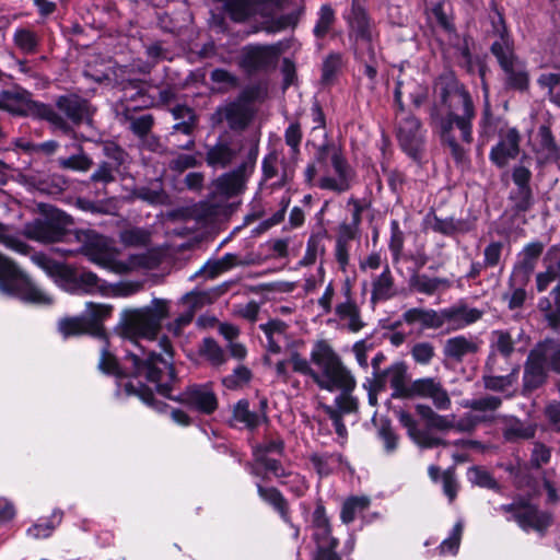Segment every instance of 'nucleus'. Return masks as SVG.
I'll return each mask as SVG.
<instances>
[{
    "label": "nucleus",
    "instance_id": "47",
    "mask_svg": "<svg viewBox=\"0 0 560 560\" xmlns=\"http://www.w3.org/2000/svg\"><path fill=\"white\" fill-rule=\"evenodd\" d=\"M289 362L292 364L293 372L310 376L319 388L328 381V377L324 376L323 372L322 374L316 372L298 351L291 352Z\"/></svg>",
    "mask_w": 560,
    "mask_h": 560
},
{
    "label": "nucleus",
    "instance_id": "22",
    "mask_svg": "<svg viewBox=\"0 0 560 560\" xmlns=\"http://www.w3.org/2000/svg\"><path fill=\"white\" fill-rule=\"evenodd\" d=\"M212 119L215 124L226 121L230 130L241 132L247 129L253 120V112L248 106L236 100L217 107Z\"/></svg>",
    "mask_w": 560,
    "mask_h": 560
},
{
    "label": "nucleus",
    "instance_id": "64",
    "mask_svg": "<svg viewBox=\"0 0 560 560\" xmlns=\"http://www.w3.org/2000/svg\"><path fill=\"white\" fill-rule=\"evenodd\" d=\"M338 538H329L328 541L316 542V550L313 560H341L337 552Z\"/></svg>",
    "mask_w": 560,
    "mask_h": 560
},
{
    "label": "nucleus",
    "instance_id": "29",
    "mask_svg": "<svg viewBox=\"0 0 560 560\" xmlns=\"http://www.w3.org/2000/svg\"><path fill=\"white\" fill-rule=\"evenodd\" d=\"M259 499L279 514L285 524L291 525L290 505L283 493L276 487H265L256 483Z\"/></svg>",
    "mask_w": 560,
    "mask_h": 560
},
{
    "label": "nucleus",
    "instance_id": "25",
    "mask_svg": "<svg viewBox=\"0 0 560 560\" xmlns=\"http://www.w3.org/2000/svg\"><path fill=\"white\" fill-rule=\"evenodd\" d=\"M399 423L407 429L408 436L421 448H434L438 446H447L448 442L436 436H432L428 431L420 430L418 423L411 413L404 409L394 411Z\"/></svg>",
    "mask_w": 560,
    "mask_h": 560
},
{
    "label": "nucleus",
    "instance_id": "31",
    "mask_svg": "<svg viewBox=\"0 0 560 560\" xmlns=\"http://www.w3.org/2000/svg\"><path fill=\"white\" fill-rule=\"evenodd\" d=\"M537 308L550 328H560V283L547 296L539 298Z\"/></svg>",
    "mask_w": 560,
    "mask_h": 560
},
{
    "label": "nucleus",
    "instance_id": "59",
    "mask_svg": "<svg viewBox=\"0 0 560 560\" xmlns=\"http://www.w3.org/2000/svg\"><path fill=\"white\" fill-rule=\"evenodd\" d=\"M284 440L280 435H277L275 439L267 440L264 443L253 446V456L255 459H258L259 457H268V454L282 456L284 454Z\"/></svg>",
    "mask_w": 560,
    "mask_h": 560
},
{
    "label": "nucleus",
    "instance_id": "61",
    "mask_svg": "<svg viewBox=\"0 0 560 560\" xmlns=\"http://www.w3.org/2000/svg\"><path fill=\"white\" fill-rule=\"evenodd\" d=\"M0 244L20 254H27L28 244L11 233V228L0 222Z\"/></svg>",
    "mask_w": 560,
    "mask_h": 560
},
{
    "label": "nucleus",
    "instance_id": "2",
    "mask_svg": "<svg viewBox=\"0 0 560 560\" xmlns=\"http://www.w3.org/2000/svg\"><path fill=\"white\" fill-rule=\"evenodd\" d=\"M311 362L323 371L324 376L328 377V381L325 382L320 389L328 392L338 389L341 392L335 398L337 406L335 411L342 416L357 412L359 401L352 396L357 381L327 340L320 339L315 341L311 351Z\"/></svg>",
    "mask_w": 560,
    "mask_h": 560
},
{
    "label": "nucleus",
    "instance_id": "30",
    "mask_svg": "<svg viewBox=\"0 0 560 560\" xmlns=\"http://www.w3.org/2000/svg\"><path fill=\"white\" fill-rule=\"evenodd\" d=\"M316 15L315 25L312 30L315 39L324 40L327 36L334 39L338 35L335 31L337 23L336 10L330 3H324L319 7Z\"/></svg>",
    "mask_w": 560,
    "mask_h": 560
},
{
    "label": "nucleus",
    "instance_id": "20",
    "mask_svg": "<svg viewBox=\"0 0 560 560\" xmlns=\"http://www.w3.org/2000/svg\"><path fill=\"white\" fill-rule=\"evenodd\" d=\"M242 142L234 145L231 136L225 132L217 138L212 145H206L205 162L214 170L228 168L242 151Z\"/></svg>",
    "mask_w": 560,
    "mask_h": 560
},
{
    "label": "nucleus",
    "instance_id": "5",
    "mask_svg": "<svg viewBox=\"0 0 560 560\" xmlns=\"http://www.w3.org/2000/svg\"><path fill=\"white\" fill-rule=\"evenodd\" d=\"M159 346L164 353L155 351H145L137 353L131 350L126 351L124 359L132 364V375L139 377L144 375L147 381L154 383L155 387L159 383H163V369H165L166 381L178 382V374L174 365L175 349L171 339L164 335L160 338Z\"/></svg>",
    "mask_w": 560,
    "mask_h": 560
},
{
    "label": "nucleus",
    "instance_id": "44",
    "mask_svg": "<svg viewBox=\"0 0 560 560\" xmlns=\"http://www.w3.org/2000/svg\"><path fill=\"white\" fill-rule=\"evenodd\" d=\"M475 47V39L471 34L464 33L462 35L460 42L453 44V48L456 50L457 55L462 58V61L458 62V66L466 70L467 73H474L475 65H474V55L472 49Z\"/></svg>",
    "mask_w": 560,
    "mask_h": 560
},
{
    "label": "nucleus",
    "instance_id": "11",
    "mask_svg": "<svg viewBox=\"0 0 560 560\" xmlns=\"http://www.w3.org/2000/svg\"><path fill=\"white\" fill-rule=\"evenodd\" d=\"M492 57L503 72L502 84L506 92H529L530 74L526 62L517 56L516 48Z\"/></svg>",
    "mask_w": 560,
    "mask_h": 560
},
{
    "label": "nucleus",
    "instance_id": "52",
    "mask_svg": "<svg viewBox=\"0 0 560 560\" xmlns=\"http://www.w3.org/2000/svg\"><path fill=\"white\" fill-rule=\"evenodd\" d=\"M377 438L383 442L384 450L387 454H392L398 448L399 436L394 431L389 418H381L380 427L377 429Z\"/></svg>",
    "mask_w": 560,
    "mask_h": 560
},
{
    "label": "nucleus",
    "instance_id": "45",
    "mask_svg": "<svg viewBox=\"0 0 560 560\" xmlns=\"http://www.w3.org/2000/svg\"><path fill=\"white\" fill-rule=\"evenodd\" d=\"M371 504L365 495H351L345 500L340 511V520L343 524H350L355 520L357 513L363 512Z\"/></svg>",
    "mask_w": 560,
    "mask_h": 560
},
{
    "label": "nucleus",
    "instance_id": "16",
    "mask_svg": "<svg viewBox=\"0 0 560 560\" xmlns=\"http://www.w3.org/2000/svg\"><path fill=\"white\" fill-rule=\"evenodd\" d=\"M532 177V171L524 165H516L512 170L515 188L510 191L508 199L512 203L510 211L514 218L528 212L535 205Z\"/></svg>",
    "mask_w": 560,
    "mask_h": 560
},
{
    "label": "nucleus",
    "instance_id": "63",
    "mask_svg": "<svg viewBox=\"0 0 560 560\" xmlns=\"http://www.w3.org/2000/svg\"><path fill=\"white\" fill-rule=\"evenodd\" d=\"M253 377L252 371L245 365H238L233 370V373L226 375L222 380V384L231 390L240 388L243 384L250 382Z\"/></svg>",
    "mask_w": 560,
    "mask_h": 560
},
{
    "label": "nucleus",
    "instance_id": "40",
    "mask_svg": "<svg viewBox=\"0 0 560 560\" xmlns=\"http://www.w3.org/2000/svg\"><path fill=\"white\" fill-rule=\"evenodd\" d=\"M77 152L67 158H58L57 164L59 168L65 171H72L85 173L93 166V160L89 156L82 144L75 145Z\"/></svg>",
    "mask_w": 560,
    "mask_h": 560
},
{
    "label": "nucleus",
    "instance_id": "18",
    "mask_svg": "<svg viewBox=\"0 0 560 560\" xmlns=\"http://www.w3.org/2000/svg\"><path fill=\"white\" fill-rule=\"evenodd\" d=\"M75 238L82 244L81 253L92 262L108 267L113 261V255L107 238L93 231H77Z\"/></svg>",
    "mask_w": 560,
    "mask_h": 560
},
{
    "label": "nucleus",
    "instance_id": "53",
    "mask_svg": "<svg viewBox=\"0 0 560 560\" xmlns=\"http://www.w3.org/2000/svg\"><path fill=\"white\" fill-rule=\"evenodd\" d=\"M537 84L541 89H547L548 100L560 107V72L541 73Z\"/></svg>",
    "mask_w": 560,
    "mask_h": 560
},
{
    "label": "nucleus",
    "instance_id": "26",
    "mask_svg": "<svg viewBox=\"0 0 560 560\" xmlns=\"http://www.w3.org/2000/svg\"><path fill=\"white\" fill-rule=\"evenodd\" d=\"M114 307L109 304L88 302L82 313L91 336L97 339L107 340L108 336L104 323L112 317Z\"/></svg>",
    "mask_w": 560,
    "mask_h": 560
},
{
    "label": "nucleus",
    "instance_id": "39",
    "mask_svg": "<svg viewBox=\"0 0 560 560\" xmlns=\"http://www.w3.org/2000/svg\"><path fill=\"white\" fill-rule=\"evenodd\" d=\"M443 315L446 317L447 322L458 323L456 328H464L465 326L478 322L483 313L476 307L469 308L466 305H459L444 308Z\"/></svg>",
    "mask_w": 560,
    "mask_h": 560
},
{
    "label": "nucleus",
    "instance_id": "41",
    "mask_svg": "<svg viewBox=\"0 0 560 560\" xmlns=\"http://www.w3.org/2000/svg\"><path fill=\"white\" fill-rule=\"evenodd\" d=\"M409 284L419 293L433 295L440 287L450 288L451 281L447 278H430L427 275L415 272L409 280Z\"/></svg>",
    "mask_w": 560,
    "mask_h": 560
},
{
    "label": "nucleus",
    "instance_id": "17",
    "mask_svg": "<svg viewBox=\"0 0 560 560\" xmlns=\"http://www.w3.org/2000/svg\"><path fill=\"white\" fill-rule=\"evenodd\" d=\"M490 30L487 31V36L493 39L489 46L491 56L515 49V39L505 20L503 9L495 1L490 3Z\"/></svg>",
    "mask_w": 560,
    "mask_h": 560
},
{
    "label": "nucleus",
    "instance_id": "9",
    "mask_svg": "<svg viewBox=\"0 0 560 560\" xmlns=\"http://www.w3.org/2000/svg\"><path fill=\"white\" fill-rule=\"evenodd\" d=\"M500 511L511 516L508 521H514L525 533L534 530L545 536L553 523V516L548 511H541L529 498L517 497L513 502L500 505Z\"/></svg>",
    "mask_w": 560,
    "mask_h": 560
},
{
    "label": "nucleus",
    "instance_id": "1",
    "mask_svg": "<svg viewBox=\"0 0 560 560\" xmlns=\"http://www.w3.org/2000/svg\"><path fill=\"white\" fill-rule=\"evenodd\" d=\"M435 89L446 112L442 113L433 106L430 126L455 165H467L470 163L469 145L474 142L472 121L476 118L471 94L453 70L444 71L436 78Z\"/></svg>",
    "mask_w": 560,
    "mask_h": 560
},
{
    "label": "nucleus",
    "instance_id": "14",
    "mask_svg": "<svg viewBox=\"0 0 560 560\" xmlns=\"http://www.w3.org/2000/svg\"><path fill=\"white\" fill-rule=\"evenodd\" d=\"M55 106L67 122L73 128L81 125L91 126L96 108L90 100L77 94L69 93L59 95L55 100Z\"/></svg>",
    "mask_w": 560,
    "mask_h": 560
},
{
    "label": "nucleus",
    "instance_id": "32",
    "mask_svg": "<svg viewBox=\"0 0 560 560\" xmlns=\"http://www.w3.org/2000/svg\"><path fill=\"white\" fill-rule=\"evenodd\" d=\"M345 67L343 55L339 51H330L323 59L319 83L323 88H331L338 81Z\"/></svg>",
    "mask_w": 560,
    "mask_h": 560
},
{
    "label": "nucleus",
    "instance_id": "35",
    "mask_svg": "<svg viewBox=\"0 0 560 560\" xmlns=\"http://www.w3.org/2000/svg\"><path fill=\"white\" fill-rule=\"evenodd\" d=\"M388 373L390 388L393 389L390 397L393 399H404L409 384L408 365L405 361H397L386 368Z\"/></svg>",
    "mask_w": 560,
    "mask_h": 560
},
{
    "label": "nucleus",
    "instance_id": "23",
    "mask_svg": "<svg viewBox=\"0 0 560 560\" xmlns=\"http://www.w3.org/2000/svg\"><path fill=\"white\" fill-rule=\"evenodd\" d=\"M544 252V244L539 241L526 244L522 250V258L514 265L508 284L513 288L516 283L528 284L536 262Z\"/></svg>",
    "mask_w": 560,
    "mask_h": 560
},
{
    "label": "nucleus",
    "instance_id": "42",
    "mask_svg": "<svg viewBox=\"0 0 560 560\" xmlns=\"http://www.w3.org/2000/svg\"><path fill=\"white\" fill-rule=\"evenodd\" d=\"M105 346L101 351V358L98 361V369L106 375L115 376L117 378L133 377L132 371L126 372L119 364L117 358L109 351V341L104 340ZM135 378H137L135 376Z\"/></svg>",
    "mask_w": 560,
    "mask_h": 560
},
{
    "label": "nucleus",
    "instance_id": "4",
    "mask_svg": "<svg viewBox=\"0 0 560 560\" xmlns=\"http://www.w3.org/2000/svg\"><path fill=\"white\" fill-rule=\"evenodd\" d=\"M1 96L5 100L7 113L14 117L47 121L54 130L63 135L74 132V129L52 105L33 100V94L19 84H13L10 90H1Z\"/></svg>",
    "mask_w": 560,
    "mask_h": 560
},
{
    "label": "nucleus",
    "instance_id": "58",
    "mask_svg": "<svg viewBox=\"0 0 560 560\" xmlns=\"http://www.w3.org/2000/svg\"><path fill=\"white\" fill-rule=\"evenodd\" d=\"M424 220L431 224L430 228L432 231L445 236H452L458 231L457 224L452 217L441 219L435 214L433 209L427 213Z\"/></svg>",
    "mask_w": 560,
    "mask_h": 560
},
{
    "label": "nucleus",
    "instance_id": "50",
    "mask_svg": "<svg viewBox=\"0 0 560 560\" xmlns=\"http://www.w3.org/2000/svg\"><path fill=\"white\" fill-rule=\"evenodd\" d=\"M62 517L63 512L60 510H55L50 517L32 525L27 529V534L35 539L48 538L51 536L56 527L61 523Z\"/></svg>",
    "mask_w": 560,
    "mask_h": 560
},
{
    "label": "nucleus",
    "instance_id": "33",
    "mask_svg": "<svg viewBox=\"0 0 560 560\" xmlns=\"http://www.w3.org/2000/svg\"><path fill=\"white\" fill-rule=\"evenodd\" d=\"M124 390L127 396L138 397L143 404L159 413H164L170 408L168 404L155 398L154 393L149 385L140 381H138L137 384L133 382H127L124 385Z\"/></svg>",
    "mask_w": 560,
    "mask_h": 560
},
{
    "label": "nucleus",
    "instance_id": "46",
    "mask_svg": "<svg viewBox=\"0 0 560 560\" xmlns=\"http://www.w3.org/2000/svg\"><path fill=\"white\" fill-rule=\"evenodd\" d=\"M215 189L219 194L231 198L241 194L244 189L245 183L244 178H241L235 173L228 172L220 175L215 183Z\"/></svg>",
    "mask_w": 560,
    "mask_h": 560
},
{
    "label": "nucleus",
    "instance_id": "8",
    "mask_svg": "<svg viewBox=\"0 0 560 560\" xmlns=\"http://www.w3.org/2000/svg\"><path fill=\"white\" fill-rule=\"evenodd\" d=\"M175 383L171 381L159 383L156 392L166 399L178 402L189 410L205 416L213 415L219 408V400L211 383L189 384L179 394L173 395L172 390Z\"/></svg>",
    "mask_w": 560,
    "mask_h": 560
},
{
    "label": "nucleus",
    "instance_id": "43",
    "mask_svg": "<svg viewBox=\"0 0 560 560\" xmlns=\"http://www.w3.org/2000/svg\"><path fill=\"white\" fill-rule=\"evenodd\" d=\"M15 47L25 55H33L38 51L40 37L28 27H19L13 34Z\"/></svg>",
    "mask_w": 560,
    "mask_h": 560
},
{
    "label": "nucleus",
    "instance_id": "24",
    "mask_svg": "<svg viewBox=\"0 0 560 560\" xmlns=\"http://www.w3.org/2000/svg\"><path fill=\"white\" fill-rule=\"evenodd\" d=\"M522 137L516 127L509 128L501 135L500 141L493 145L489 153L490 162L498 168H504L510 160L517 158L521 151Z\"/></svg>",
    "mask_w": 560,
    "mask_h": 560
},
{
    "label": "nucleus",
    "instance_id": "34",
    "mask_svg": "<svg viewBox=\"0 0 560 560\" xmlns=\"http://www.w3.org/2000/svg\"><path fill=\"white\" fill-rule=\"evenodd\" d=\"M395 294V280L389 266L386 265L383 271L372 281L371 303L388 301Z\"/></svg>",
    "mask_w": 560,
    "mask_h": 560
},
{
    "label": "nucleus",
    "instance_id": "54",
    "mask_svg": "<svg viewBox=\"0 0 560 560\" xmlns=\"http://www.w3.org/2000/svg\"><path fill=\"white\" fill-rule=\"evenodd\" d=\"M102 152L103 155L107 159L106 162L118 171L125 164L126 158L128 155L121 145L112 140L102 142Z\"/></svg>",
    "mask_w": 560,
    "mask_h": 560
},
{
    "label": "nucleus",
    "instance_id": "7",
    "mask_svg": "<svg viewBox=\"0 0 560 560\" xmlns=\"http://www.w3.org/2000/svg\"><path fill=\"white\" fill-rule=\"evenodd\" d=\"M0 291L23 302L50 305L52 299L38 289L11 258L0 253Z\"/></svg>",
    "mask_w": 560,
    "mask_h": 560
},
{
    "label": "nucleus",
    "instance_id": "3",
    "mask_svg": "<svg viewBox=\"0 0 560 560\" xmlns=\"http://www.w3.org/2000/svg\"><path fill=\"white\" fill-rule=\"evenodd\" d=\"M170 315L168 302L163 299H153L152 306L137 310H125L119 324L120 336L129 340L139 352L143 347L139 343L140 338L153 341L162 328V322Z\"/></svg>",
    "mask_w": 560,
    "mask_h": 560
},
{
    "label": "nucleus",
    "instance_id": "51",
    "mask_svg": "<svg viewBox=\"0 0 560 560\" xmlns=\"http://www.w3.org/2000/svg\"><path fill=\"white\" fill-rule=\"evenodd\" d=\"M199 355L206 358L211 365L220 366L226 362V354L212 337H206L198 350Z\"/></svg>",
    "mask_w": 560,
    "mask_h": 560
},
{
    "label": "nucleus",
    "instance_id": "13",
    "mask_svg": "<svg viewBox=\"0 0 560 560\" xmlns=\"http://www.w3.org/2000/svg\"><path fill=\"white\" fill-rule=\"evenodd\" d=\"M282 55L280 43L269 45H248L244 47L240 66L248 74L269 72L277 68Z\"/></svg>",
    "mask_w": 560,
    "mask_h": 560
},
{
    "label": "nucleus",
    "instance_id": "48",
    "mask_svg": "<svg viewBox=\"0 0 560 560\" xmlns=\"http://www.w3.org/2000/svg\"><path fill=\"white\" fill-rule=\"evenodd\" d=\"M233 420L244 423L246 429L255 431L259 424L260 419L257 412L250 411L249 401L245 398L240 399L233 407L232 410Z\"/></svg>",
    "mask_w": 560,
    "mask_h": 560
},
{
    "label": "nucleus",
    "instance_id": "12",
    "mask_svg": "<svg viewBox=\"0 0 560 560\" xmlns=\"http://www.w3.org/2000/svg\"><path fill=\"white\" fill-rule=\"evenodd\" d=\"M396 138L400 150L418 165L423 164L425 153V130L421 120L408 115L398 124Z\"/></svg>",
    "mask_w": 560,
    "mask_h": 560
},
{
    "label": "nucleus",
    "instance_id": "21",
    "mask_svg": "<svg viewBox=\"0 0 560 560\" xmlns=\"http://www.w3.org/2000/svg\"><path fill=\"white\" fill-rule=\"evenodd\" d=\"M547 358L542 351L530 350L524 364L522 395L529 396L540 388L548 378Z\"/></svg>",
    "mask_w": 560,
    "mask_h": 560
},
{
    "label": "nucleus",
    "instance_id": "60",
    "mask_svg": "<svg viewBox=\"0 0 560 560\" xmlns=\"http://www.w3.org/2000/svg\"><path fill=\"white\" fill-rule=\"evenodd\" d=\"M468 479L476 486L485 489L498 491L500 486L494 477L486 469L479 466H472L468 469Z\"/></svg>",
    "mask_w": 560,
    "mask_h": 560
},
{
    "label": "nucleus",
    "instance_id": "27",
    "mask_svg": "<svg viewBox=\"0 0 560 560\" xmlns=\"http://www.w3.org/2000/svg\"><path fill=\"white\" fill-rule=\"evenodd\" d=\"M128 86L136 91L132 100H141L145 107L153 106L158 102L161 104H168L175 98V93L171 88L159 90L156 97L150 93L153 86L147 81L140 79L128 80Z\"/></svg>",
    "mask_w": 560,
    "mask_h": 560
},
{
    "label": "nucleus",
    "instance_id": "62",
    "mask_svg": "<svg viewBox=\"0 0 560 560\" xmlns=\"http://www.w3.org/2000/svg\"><path fill=\"white\" fill-rule=\"evenodd\" d=\"M497 336L495 342L491 343L490 349L501 354L504 359H509L515 351V342L508 330H494Z\"/></svg>",
    "mask_w": 560,
    "mask_h": 560
},
{
    "label": "nucleus",
    "instance_id": "6",
    "mask_svg": "<svg viewBox=\"0 0 560 560\" xmlns=\"http://www.w3.org/2000/svg\"><path fill=\"white\" fill-rule=\"evenodd\" d=\"M33 260L68 293L92 294L98 290L100 278L92 271L80 273L74 266L58 261L45 253L35 254Z\"/></svg>",
    "mask_w": 560,
    "mask_h": 560
},
{
    "label": "nucleus",
    "instance_id": "36",
    "mask_svg": "<svg viewBox=\"0 0 560 560\" xmlns=\"http://www.w3.org/2000/svg\"><path fill=\"white\" fill-rule=\"evenodd\" d=\"M312 525L316 529L314 533L315 542L328 541L329 538H335L331 535V524L327 516L326 508L322 498L316 500L315 510L312 514Z\"/></svg>",
    "mask_w": 560,
    "mask_h": 560
},
{
    "label": "nucleus",
    "instance_id": "55",
    "mask_svg": "<svg viewBox=\"0 0 560 560\" xmlns=\"http://www.w3.org/2000/svg\"><path fill=\"white\" fill-rule=\"evenodd\" d=\"M120 242L126 247H144L150 243V233L142 228H130L120 232Z\"/></svg>",
    "mask_w": 560,
    "mask_h": 560
},
{
    "label": "nucleus",
    "instance_id": "37",
    "mask_svg": "<svg viewBox=\"0 0 560 560\" xmlns=\"http://www.w3.org/2000/svg\"><path fill=\"white\" fill-rule=\"evenodd\" d=\"M477 351L478 346L463 335L447 339L443 349L444 355L456 362H462L465 355Z\"/></svg>",
    "mask_w": 560,
    "mask_h": 560
},
{
    "label": "nucleus",
    "instance_id": "56",
    "mask_svg": "<svg viewBox=\"0 0 560 560\" xmlns=\"http://www.w3.org/2000/svg\"><path fill=\"white\" fill-rule=\"evenodd\" d=\"M330 161L338 178L341 179V182L351 184V180L354 177V172L343 155L341 148L334 149Z\"/></svg>",
    "mask_w": 560,
    "mask_h": 560
},
{
    "label": "nucleus",
    "instance_id": "19",
    "mask_svg": "<svg viewBox=\"0 0 560 560\" xmlns=\"http://www.w3.org/2000/svg\"><path fill=\"white\" fill-rule=\"evenodd\" d=\"M431 398L439 410L451 408L452 401L447 390L433 377H421L412 381L404 399Z\"/></svg>",
    "mask_w": 560,
    "mask_h": 560
},
{
    "label": "nucleus",
    "instance_id": "38",
    "mask_svg": "<svg viewBox=\"0 0 560 560\" xmlns=\"http://www.w3.org/2000/svg\"><path fill=\"white\" fill-rule=\"evenodd\" d=\"M57 330L63 339L91 336V330L83 317L79 316H65L58 320Z\"/></svg>",
    "mask_w": 560,
    "mask_h": 560
},
{
    "label": "nucleus",
    "instance_id": "57",
    "mask_svg": "<svg viewBox=\"0 0 560 560\" xmlns=\"http://www.w3.org/2000/svg\"><path fill=\"white\" fill-rule=\"evenodd\" d=\"M518 368H514L508 375H492L483 374L482 381L485 388L493 392H504L508 387L512 386L516 380Z\"/></svg>",
    "mask_w": 560,
    "mask_h": 560
},
{
    "label": "nucleus",
    "instance_id": "28",
    "mask_svg": "<svg viewBox=\"0 0 560 560\" xmlns=\"http://www.w3.org/2000/svg\"><path fill=\"white\" fill-rule=\"evenodd\" d=\"M198 118L192 119V116L189 119H184L182 121H177L173 127L172 131L167 137V141L180 150L190 151L195 148V130L197 129Z\"/></svg>",
    "mask_w": 560,
    "mask_h": 560
},
{
    "label": "nucleus",
    "instance_id": "10",
    "mask_svg": "<svg viewBox=\"0 0 560 560\" xmlns=\"http://www.w3.org/2000/svg\"><path fill=\"white\" fill-rule=\"evenodd\" d=\"M72 224L73 220L70 215L54 208L44 220L36 219L34 222L26 224L25 236L43 243L61 242L70 234L69 226Z\"/></svg>",
    "mask_w": 560,
    "mask_h": 560
},
{
    "label": "nucleus",
    "instance_id": "49",
    "mask_svg": "<svg viewBox=\"0 0 560 560\" xmlns=\"http://www.w3.org/2000/svg\"><path fill=\"white\" fill-rule=\"evenodd\" d=\"M327 231L323 230L316 233H312L306 243V250L303 258L300 260V265L307 267L315 264L318 253H325L324 238L327 237Z\"/></svg>",
    "mask_w": 560,
    "mask_h": 560
},
{
    "label": "nucleus",
    "instance_id": "15",
    "mask_svg": "<svg viewBox=\"0 0 560 560\" xmlns=\"http://www.w3.org/2000/svg\"><path fill=\"white\" fill-rule=\"evenodd\" d=\"M351 43L369 42L378 37L376 25L370 15L364 0H351L350 10L343 14Z\"/></svg>",
    "mask_w": 560,
    "mask_h": 560
}]
</instances>
